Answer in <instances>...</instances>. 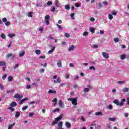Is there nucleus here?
<instances>
[{"label": "nucleus", "instance_id": "obj_38", "mask_svg": "<svg viewBox=\"0 0 129 129\" xmlns=\"http://www.w3.org/2000/svg\"><path fill=\"white\" fill-rule=\"evenodd\" d=\"M2 21L4 23H6L8 21V19H7V18H3Z\"/></svg>", "mask_w": 129, "mask_h": 129}, {"label": "nucleus", "instance_id": "obj_7", "mask_svg": "<svg viewBox=\"0 0 129 129\" xmlns=\"http://www.w3.org/2000/svg\"><path fill=\"white\" fill-rule=\"evenodd\" d=\"M62 126H63V122L60 121L57 124V128H62Z\"/></svg>", "mask_w": 129, "mask_h": 129}, {"label": "nucleus", "instance_id": "obj_50", "mask_svg": "<svg viewBox=\"0 0 129 129\" xmlns=\"http://www.w3.org/2000/svg\"><path fill=\"white\" fill-rule=\"evenodd\" d=\"M124 82H125L124 81H118V83L119 84H123Z\"/></svg>", "mask_w": 129, "mask_h": 129}, {"label": "nucleus", "instance_id": "obj_62", "mask_svg": "<svg viewBox=\"0 0 129 129\" xmlns=\"http://www.w3.org/2000/svg\"><path fill=\"white\" fill-rule=\"evenodd\" d=\"M69 66L70 67H74V64L73 63H70Z\"/></svg>", "mask_w": 129, "mask_h": 129}, {"label": "nucleus", "instance_id": "obj_13", "mask_svg": "<svg viewBox=\"0 0 129 129\" xmlns=\"http://www.w3.org/2000/svg\"><path fill=\"white\" fill-rule=\"evenodd\" d=\"M75 49V46L74 45H71L69 48V51L70 52L71 51H72Z\"/></svg>", "mask_w": 129, "mask_h": 129}, {"label": "nucleus", "instance_id": "obj_3", "mask_svg": "<svg viewBox=\"0 0 129 129\" xmlns=\"http://www.w3.org/2000/svg\"><path fill=\"white\" fill-rule=\"evenodd\" d=\"M68 100H69V101H72V103L73 105H75V106H76V105H77V98H68Z\"/></svg>", "mask_w": 129, "mask_h": 129}, {"label": "nucleus", "instance_id": "obj_18", "mask_svg": "<svg viewBox=\"0 0 129 129\" xmlns=\"http://www.w3.org/2000/svg\"><path fill=\"white\" fill-rule=\"evenodd\" d=\"M50 11L52 12V13H55L56 11V8H55V6L52 7Z\"/></svg>", "mask_w": 129, "mask_h": 129}, {"label": "nucleus", "instance_id": "obj_12", "mask_svg": "<svg viewBox=\"0 0 129 129\" xmlns=\"http://www.w3.org/2000/svg\"><path fill=\"white\" fill-rule=\"evenodd\" d=\"M120 58L121 60H124L125 58H126V54H122L120 56Z\"/></svg>", "mask_w": 129, "mask_h": 129}, {"label": "nucleus", "instance_id": "obj_59", "mask_svg": "<svg viewBox=\"0 0 129 129\" xmlns=\"http://www.w3.org/2000/svg\"><path fill=\"white\" fill-rule=\"evenodd\" d=\"M58 112V111H59V108H56L54 110H53V112Z\"/></svg>", "mask_w": 129, "mask_h": 129}, {"label": "nucleus", "instance_id": "obj_44", "mask_svg": "<svg viewBox=\"0 0 129 129\" xmlns=\"http://www.w3.org/2000/svg\"><path fill=\"white\" fill-rule=\"evenodd\" d=\"M27 108H28V106H24L22 107V110L23 111H25V110H26V109H27Z\"/></svg>", "mask_w": 129, "mask_h": 129}, {"label": "nucleus", "instance_id": "obj_29", "mask_svg": "<svg viewBox=\"0 0 129 129\" xmlns=\"http://www.w3.org/2000/svg\"><path fill=\"white\" fill-rule=\"evenodd\" d=\"M64 36L66 38H69V37H70V34L68 33H64Z\"/></svg>", "mask_w": 129, "mask_h": 129}, {"label": "nucleus", "instance_id": "obj_8", "mask_svg": "<svg viewBox=\"0 0 129 129\" xmlns=\"http://www.w3.org/2000/svg\"><path fill=\"white\" fill-rule=\"evenodd\" d=\"M13 80H14V77H13V76H10L8 77V81H9V82H12Z\"/></svg>", "mask_w": 129, "mask_h": 129}, {"label": "nucleus", "instance_id": "obj_41", "mask_svg": "<svg viewBox=\"0 0 129 129\" xmlns=\"http://www.w3.org/2000/svg\"><path fill=\"white\" fill-rule=\"evenodd\" d=\"M0 89H1V90H4L5 89L4 86H3L2 84H0Z\"/></svg>", "mask_w": 129, "mask_h": 129}, {"label": "nucleus", "instance_id": "obj_26", "mask_svg": "<svg viewBox=\"0 0 129 129\" xmlns=\"http://www.w3.org/2000/svg\"><path fill=\"white\" fill-rule=\"evenodd\" d=\"M46 5L47 6H48L49 7H50V6H52V5H53V2L51 1H49L48 2L46 3Z\"/></svg>", "mask_w": 129, "mask_h": 129}, {"label": "nucleus", "instance_id": "obj_22", "mask_svg": "<svg viewBox=\"0 0 129 129\" xmlns=\"http://www.w3.org/2000/svg\"><path fill=\"white\" fill-rule=\"evenodd\" d=\"M24 55H25V51H22L21 53H19V56L20 57H23V56H24Z\"/></svg>", "mask_w": 129, "mask_h": 129}, {"label": "nucleus", "instance_id": "obj_37", "mask_svg": "<svg viewBox=\"0 0 129 129\" xmlns=\"http://www.w3.org/2000/svg\"><path fill=\"white\" fill-rule=\"evenodd\" d=\"M65 8H66V10H67L68 11L70 10V7L69 5H66Z\"/></svg>", "mask_w": 129, "mask_h": 129}, {"label": "nucleus", "instance_id": "obj_16", "mask_svg": "<svg viewBox=\"0 0 129 129\" xmlns=\"http://www.w3.org/2000/svg\"><path fill=\"white\" fill-rule=\"evenodd\" d=\"M90 31L91 32V33L94 34L95 33V28L91 27L90 28Z\"/></svg>", "mask_w": 129, "mask_h": 129}, {"label": "nucleus", "instance_id": "obj_57", "mask_svg": "<svg viewBox=\"0 0 129 129\" xmlns=\"http://www.w3.org/2000/svg\"><path fill=\"white\" fill-rule=\"evenodd\" d=\"M103 6V4L102 3H100L99 4V9H100Z\"/></svg>", "mask_w": 129, "mask_h": 129}, {"label": "nucleus", "instance_id": "obj_6", "mask_svg": "<svg viewBox=\"0 0 129 129\" xmlns=\"http://www.w3.org/2000/svg\"><path fill=\"white\" fill-rule=\"evenodd\" d=\"M102 56L104 58H105V59H108V58H109V54L106 52H103Z\"/></svg>", "mask_w": 129, "mask_h": 129}, {"label": "nucleus", "instance_id": "obj_31", "mask_svg": "<svg viewBox=\"0 0 129 129\" xmlns=\"http://www.w3.org/2000/svg\"><path fill=\"white\" fill-rule=\"evenodd\" d=\"M108 19L109 20H112L113 19V16L112 14H108Z\"/></svg>", "mask_w": 129, "mask_h": 129}, {"label": "nucleus", "instance_id": "obj_56", "mask_svg": "<svg viewBox=\"0 0 129 129\" xmlns=\"http://www.w3.org/2000/svg\"><path fill=\"white\" fill-rule=\"evenodd\" d=\"M8 109H9L11 111H15V108L13 107H9Z\"/></svg>", "mask_w": 129, "mask_h": 129}, {"label": "nucleus", "instance_id": "obj_30", "mask_svg": "<svg viewBox=\"0 0 129 129\" xmlns=\"http://www.w3.org/2000/svg\"><path fill=\"white\" fill-rule=\"evenodd\" d=\"M1 38H2V39L6 40V35H5L4 33H2L1 35Z\"/></svg>", "mask_w": 129, "mask_h": 129}, {"label": "nucleus", "instance_id": "obj_45", "mask_svg": "<svg viewBox=\"0 0 129 129\" xmlns=\"http://www.w3.org/2000/svg\"><path fill=\"white\" fill-rule=\"evenodd\" d=\"M57 101H58V99H57V98H55L54 99L52 100V102H54L55 103H56Z\"/></svg>", "mask_w": 129, "mask_h": 129}, {"label": "nucleus", "instance_id": "obj_25", "mask_svg": "<svg viewBox=\"0 0 129 129\" xmlns=\"http://www.w3.org/2000/svg\"><path fill=\"white\" fill-rule=\"evenodd\" d=\"M75 6L77 8H79L81 6V3H75Z\"/></svg>", "mask_w": 129, "mask_h": 129}, {"label": "nucleus", "instance_id": "obj_21", "mask_svg": "<svg viewBox=\"0 0 129 129\" xmlns=\"http://www.w3.org/2000/svg\"><path fill=\"white\" fill-rule=\"evenodd\" d=\"M128 91H129V89H128V88H124V89L122 90V92H124V93H125V92H128Z\"/></svg>", "mask_w": 129, "mask_h": 129}, {"label": "nucleus", "instance_id": "obj_10", "mask_svg": "<svg viewBox=\"0 0 129 129\" xmlns=\"http://www.w3.org/2000/svg\"><path fill=\"white\" fill-rule=\"evenodd\" d=\"M11 107H15V106H17V103L16 102L13 101L10 104Z\"/></svg>", "mask_w": 129, "mask_h": 129}, {"label": "nucleus", "instance_id": "obj_49", "mask_svg": "<svg viewBox=\"0 0 129 129\" xmlns=\"http://www.w3.org/2000/svg\"><path fill=\"white\" fill-rule=\"evenodd\" d=\"M55 5V6H56L57 7H59V1H56Z\"/></svg>", "mask_w": 129, "mask_h": 129}, {"label": "nucleus", "instance_id": "obj_42", "mask_svg": "<svg viewBox=\"0 0 129 129\" xmlns=\"http://www.w3.org/2000/svg\"><path fill=\"white\" fill-rule=\"evenodd\" d=\"M28 17H29L30 18H32L33 17V13L29 12V13L28 14Z\"/></svg>", "mask_w": 129, "mask_h": 129}, {"label": "nucleus", "instance_id": "obj_54", "mask_svg": "<svg viewBox=\"0 0 129 129\" xmlns=\"http://www.w3.org/2000/svg\"><path fill=\"white\" fill-rule=\"evenodd\" d=\"M81 120H82V121H85V118H84V116H81Z\"/></svg>", "mask_w": 129, "mask_h": 129}, {"label": "nucleus", "instance_id": "obj_55", "mask_svg": "<svg viewBox=\"0 0 129 129\" xmlns=\"http://www.w3.org/2000/svg\"><path fill=\"white\" fill-rule=\"evenodd\" d=\"M83 36H88V32H84Z\"/></svg>", "mask_w": 129, "mask_h": 129}, {"label": "nucleus", "instance_id": "obj_64", "mask_svg": "<svg viewBox=\"0 0 129 129\" xmlns=\"http://www.w3.org/2000/svg\"><path fill=\"white\" fill-rule=\"evenodd\" d=\"M69 77H70L69 74H67L66 75V79H68V78H69Z\"/></svg>", "mask_w": 129, "mask_h": 129}, {"label": "nucleus", "instance_id": "obj_58", "mask_svg": "<svg viewBox=\"0 0 129 129\" xmlns=\"http://www.w3.org/2000/svg\"><path fill=\"white\" fill-rule=\"evenodd\" d=\"M90 21H91V22H94L95 21V19H94V18L91 17L90 18Z\"/></svg>", "mask_w": 129, "mask_h": 129}, {"label": "nucleus", "instance_id": "obj_47", "mask_svg": "<svg viewBox=\"0 0 129 129\" xmlns=\"http://www.w3.org/2000/svg\"><path fill=\"white\" fill-rule=\"evenodd\" d=\"M74 88H75V89H78V88H79V86L78 85H74Z\"/></svg>", "mask_w": 129, "mask_h": 129}, {"label": "nucleus", "instance_id": "obj_28", "mask_svg": "<svg viewBox=\"0 0 129 129\" xmlns=\"http://www.w3.org/2000/svg\"><path fill=\"white\" fill-rule=\"evenodd\" d=\"M6 65V62L5 61H0V67L2 66H5Z\"/></svg>", "mask_w": 129, "mask_h": 129}, {"label": "nucleus", "instance_id": "obj_32", "mask_svg": "<svg viewBox=\"0 0 129 129\" xmlns=\"http://www.w3.org/2000/svg\"><path fill=\"white\" fill-rule=\"evenodd\" d=\"M119 41V39L118 38H115L114 39V42H115V43H118Z\"/></svg>", "mask_w": 129, "mask_h": 129}, {"label": "nucleus", "instance_id": "obj_24", "mask_svg": "<svg viewBox=\"0 0 129 129\" xmlns=\"http://www.w3.org/2000/svg\"><path fill=\"white\" fill-rule=\"evenodd\" d=\"M50 15H46L45 16L44 20H50Z\"/></svg>", "mask_w": 129, "mask_h": 129}, {"label": "nucleus", "instance_id": "obj_35", "mask_svg": "<svg viewBox=\"0 0 129 129\" xmlns=\"http://www.w3.org/2000/svg\"><path fill=\"white\" fill-rule=\"evenodd\" d=\"M35 81H36L37 82H40V78L38 77H36L34 79Z\"/></svg>", "mask_w": 129, "mask_h": 129}, {"label": "nucleus", "instance_id": "obj_39", "mask_svg": "<svg viewBox=\"0 0 129 129\" xmlns=\"http://www.w3.org/2000/svg\"><path fill=\"white\" fill-rule=\"evenodd\" d=\"M89 69H90V70H94V71H95L96 69L93 66H91Z\"/></svg>", "mask_w": 129, "mask_h": 129}, {"label": "nucleus", "instance_id": "obj_61", "mask_svg": "<svg viewBox=\"0 0 129 129\" xmlns=\"http://www.w3.org/2000/svg\"><path fill=\"white\" fill-rule=\"evenodd\" d=\"M108 108L109 109H112V105H109L108 106Z\"/></svg>", "mask_w": 129, "mask_h": 129}, {"label": "nucleus", "instance_id": "obj_51", "mask_svg": "<svg viewBox=\"0 0 129 129\" xmlns=\"http://www.w3.org/2000/svg\"><path fill=\"white\" fill-rule=\"evenodd\" d=\"M46 58V55H43L39 56L40 59H45Z\"/></svg>", "mask_w": 129, "mask_h": 129}, {"label": "nucleus", "instance_id": "obj_9", "mask_svg": "<svg viewBox=\"0 0 129 129\" xmlns=\"http://www.w3.org/2000/svg\"><path fill=\"white\" fill-rule=\"evenodd\" d=\"M56 48V47L53 46L51 49L49 50L48 52V54H51V53H53V52H54V50H55V49Z\"/></svg>", "mask_w": 129, "mask_h": 129}, {"label": "nucleus", "instance_id": "obj_27", "mask_svg": "<svg viewBox=\"0 0 129 129\" xmlns=\"http://www.w3.org/2000/svg\"><path fill=\"white\" fill-rule=\"evenodd\" d=\"M15 124H16V123H13L12 124L10 125L8 127V129H12V128H13V127Z\"/></svg>", "mask_w": 129, "mask_h": 129}, {"label": "nucleus", "instance_id": "obj_40", "mask_svg": "<svg viewBox=\"0 0 129 129\" xmlns=\"http://www.w3.org/2000/svg\"><path fill=\"white\" fill-rule=\"evenodd\" d=\"M5 25L7 26H10V25H11V22L10 21L6 22V23H5Z\"/></svg>", "mask_w": 129, "mask_h": 129}, {"label": "nucleus", "instance_id": "obj_43", "mask_svg": "<svg viewBox=\"0 0 129 129\" xmlns=\"http://www.w3.org/2000/svg\"><path fill=\"white\" fill-rule=\"evenodd\" d=\"M97 115H100L101 116H102V115H103V114L102 113V112H98Z\"/></svg>", "mask_w": 129, "mask_h": 129}, {"label": "nucleus", "instance_id": "obj_53", "mask_svg": "<svg viewBox=\"0 0 129 129\" xmlns=\"http://www.w3.org/2000/svg\"><path fill=\"white\" fill-rule=\"evenodd\" d=\"M57 81L58 83H61V79H60V78H57Z\"/></svg>", "mask_w": 129, "mask_h": 129}, {"label": "nucleus", "instance_id": "obj_15", "mask_svg": "<svg viewBox=\"0 0 129 129\" xmlns=\"http://www.w3.org/2000/svg\"><path fill=\"white\" fill-rule=\"evenodd\" d=\"M108 120H110V121H116V118L114 117H110L108 118Z\"/></svg>", "mask_w": 129, "mask_h": 129}, {"label": "nucleus", "instance_id": "obj_34", "mask_svg": "<svg viewBox=\"0 0 129 129\" xmlns=\"http://www.w3.org/2000/svg\"><path fill=\"white\" fill-rule=\"evenodd\" d=\"M48 93H54V94H56V93H57V92H56V91H52V90H50L48 91Z\"/></svg>", "mask_w": 129, "mask_h": 129}, {"label": "nucleus", "instance_id": "obj_19", "mask_svg": "<svg viewBox=\"0 0 129 129\" xmlns=\"http://www.w3.org/2000/svg\"><path fill=\"white\" fill-rule=\"evenodd\" d=\"M8 36H9V38H14V37L16 36V34H15L14 33H11V34H8Z\"/></svg>", "mask_w": 129, "mask_h": 129}, {"label": "nucleus", "instance_id": "obj_4", "mask_svg": "<svg viewBox=\"0 0 129 129\" xmlns=\"http://www.w3.org/2000/svg\"><path fill=\"white\" fill-rule=\"evenodd\" d=\"M14 98H17L18 99H22L24 97L20 94H16L14 95Z\"/></svg>", "mask_w": 129, "mask_h": 129}, {"label": "nucleus", "instance_id": "obj_5", "mask_svg": "<svg viewBox=\"0 0 129 129\" xmlns=\"http://www.w3.org/2000/svg\"><path fill=\"white\" fill-rule=\"evenodd\" d=\"M6 58H11V59H14V58H15V54L10 53H8L6 55Z\"/></svg>", "mask_w": 129, "mask_h": 129}, {"label": "nucleus", "instance_id": "obj_17", "mask_svg": "<svg viewBox=\"0 0 129 129\" xmlns=\"http://www.w3.org/2000/svg\"><path fill=\"white\" fill-rule=\"evenodd\" d=\"M35 53L36 55H40L41 54V50L37 49L35 50Z\"/></svg>", "mask_w": 129, "mask_h": 129}, {"label": "nucleus", "instance_id": "obj_11", "mask_svg": "<svg viewBox=\"0 0 129 129\" xmlns=\"http://www.w3.org/2000/svg\"><path fill=\"white\" fill-rule=\"evenodd\" d=\"M66 126L68 127V128H70L71 127V123L69 122H67L65 123Z\"/></svg>", "mask_w": 129, "mask_h": 129}, {"label": "nucleus", "instance_id": "obj_36", "mask_svg": "<svg viewBox=\"0 0 129 129\" xmlns=\"http://www.w3.org/2000/svg\"><path fill=\"white\" fill-rule=\"evenodd\" d=\"M7 76H8V75L7 74L4 75V76H3V77H2L3 80H5L6 78H7Z\"/></svg>", "mask_w": 129, "mask_h": 129}, {"label": "nucleus", "instance_id": "obj_52", "mask_svg": "<svg viewBox=\"0 0 129 129\" xmlns=\"http://www.w3.org/2000/svg\"><path fill=\"white\" fill-rule=\"evenodd\" d=\"M46 25H48L50 24V20H44Z\"/></svg>", "mask_w": 129, "mask_h": 129}, {"label": "nucleus", "instance_id": "obj_48", "mask_svg": "<svg viewBox=\"0 0 129 129\" xmlns=\"http://www.w3.org/2000/svg\"><path fill=\"white\" fill-rule=\"evenodd\" d=\"M31 85H27L26 86V89H30V88H31Z\"/></svg>", "mask_w": 129, "mask_h": 129}, {"label": "nucleus", "instance_id": "obj_46", "mask_svg": "<svg viewBox=\"0 0 129 129\" xmlns=\"http://www.w3.org/2000/svg\"><path fill=\"white\" fill-rule=\"evenodd\" d=\"M92 47L94 48V49H96L97 48V45L93 44L92 45Z\"/></svg>", "mask_w": 129, "mask_h": 129}, {"label": "nucleus", "instance_id": "obj_2", "mask_svg": "<svg viewBox=\"0 0 129 129\" xmlns=\"http://www.w3.org/2000/svg\"><path fill=\"white\" fill-rule=\"evenodd\" d=\"M62 117H63V114H60L58 117L55 118V121L52 122V123H51V125H54V124H57L59 120H61L62 119Z\"/></svg>", "mask_w": 129, "mask_h": 129}, {"label": "nucleus", "instance_id": "obj_60", "mask_svg": "<svg viewBox=\"0 0 129 129\" xmlns=\"http://www.w3.org/2000/svg\"><path fill=\"white\" fill-rule=\"evenodd\" d=\"M62 104H63L62 100H59V102H58V105H61Z\"/></svg>", "mask_w": 129, "mask_h": 129}, {"label": "nucleus", "instance_id": "obj_20", "mask_svg": "<svg viewBox=\"0 0 129 129\" xmlns=\"http://www.w3.org/2000/svg\"><path fill=\"white\" fill-rule=\"evenodd\" d=\"M90 90V88H85L84 89V92L85 93H86V92H88Z\"/></svg>", "mask_w": 129, "mask_h": 129}, {"label": "nucleus", "instance_id": "obj_23", "mask_svg": "<svg viewBox=\"0 0 129 129\" xmlns=\"http://www.w3.org/2000/svg\"><path fill=\"white\" fill-rule=\"evenodd\" d=\"M21 115V113L19 112H16L15 113V117H19Z\"/></svg>", "mask_w": 129, "mask_h": 129}, {"label": "nucleus", "instance_id": "obj_14", "mask_svg": "<svg viewBox=\"0 0 129 129\" xmlns=\"http://www.w3.org/2000/svg\"><path fill=\"white\" fill-rule=\"evenodd\" d=\"M57 65L58 67L61 68L62 67V61L61 60H59L57 61Z\"/></svg>", "mask_w": 129, "mask_h": 129}, {"label": "nucleus", "instance_id": "obj_33", "mask_svg": "<svg viewBox=\"0 0 129 129\" xmlns=\"http://www.w3.org/2000/svg\"><path fill=\"white\" fill-rule=\"evenodd\" d=\"M56 26L57 27L58 29L59 30H62L63 28H62L60 25L58 24H56Z\"/></svg>", "mask_w": 129, "mask_h": 129}, {"label": "nucleus", "instance_id": "obj_63", "mask_svg": "<svg viewBox=\"0 0 129 129\" xmlns=\"http://www.w3.org/2000/svg\"><path fill=\"white\" fill-rule=\"evenodd\" d=\"M33 115H34V113H30L29 114V116H30V117H32Z\"/></svg>", "mask_w": 129, "mask_h": 129}, {"label": "nucleus", "instance_id": "obj_1", "mask_svg": "<svg viewBox=\"0 0 129 129\" xmlns=\"http://www.w3.org/2000/svg\"><path fill=\"white\" fill-rule=\"evenodd\" d=\"M125 101H126V100H125V99H122L120 102H119V101H118V100L115 99L113 101V103L116 104V105H117V106H118V105H119L120 106H123V102H125Z\"/></svg>", "mask_w": 129, "mask_h": 129}]
</instances>
